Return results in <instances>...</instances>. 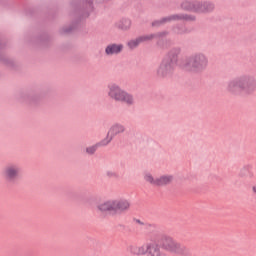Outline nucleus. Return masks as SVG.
Segmentation results:
<instances>
[{
  "instance_id": "11",
  "label": "nucleus",
  "mask_w": 256,
  "mask_h": 256,
  "mask_svg": "<svg viewBox=\"0 0 256 256\" xmlns=\"http://www.w3.org/2000/svg\"><path fill=\"white\" fill-rule=\"evenodd\" d=\"M171 183H173V175L164 174L157 177L156 187H165L171 185Z\"/></svg>"
},
{
  "instance_id": "2",
  "label": "nucleus",
  "mask_w": 256,
  "mask_h": 256,
  "mask_svg": "<svg viewBox=\"0 0 256 256\" xmlns=\"http://www.w3.org/2000/svg\"><path fill=\"white\" fill-rule=\"evenodd\" d=\"M255 89L256 79L249 75L233 78L227 84V91L234 95H239V93H253Z\"/></svg>"
},
{
  "instance_id": "1",
  "label": "nucleus",
  "mask_w": 256,
  "mask_h": 256,
  "mask_svg": "<svg viewBox=\"0 0 256 256\" xmlns=\"http://www.w3.org/2000/svg\"><path fill=\"white\" fill-rule=\"evenodd\" d=\"M128 251L131 255L148 256H187L189 249L171 236H163L160 245L157 242H149L142 245H130Z\"/></svg>"
},
{
  "instance_id": "18",
  "label": "nucleus",
  "mask_w": 256,
  "mask_h": 256,
  "mask_svg": "<svg viewBox=\"0 0 256 256\" xmlns=\"http://www.w3.org/2000/svg\"><path fill=\"white\" fill-rule=\"evenodd\" d=\"M251 191L253 195H256V184L252 185Z\"/></svg>"
},
{
  "instance_id": "3",
  "label": "nucleus",
  "mask_w": 256,
  "mask_h": 256,
  "mask_svg": "<svg viewBox=\"0 0 256 256\" xmlns=\"http://www.w3.org/2000/svg\"><path fill=\"white\" fill-rule=\"evenodd\" d=\"M182 67L190 73H203L209 67V58L203 53H195L183 61Z\"/></svg>"
},
{
  "instance_id": "17",
  "label": "nucleus",
  "mask_w": 256,
  "mask_h": 256,
  "mask_svg": "<svg viewBox=\"0 0 256 256\" xmlns=\"http://www.w3.org/2000/svg\"><path fill=\"white\" fill-rule=\"evenodd\" d=\"M95 151H97V146H89L86 148V153H88V155H93L95 154Z\"/></svg>"
},
{
  "instance_id": "15",
  "label": "nucleus",
  "mask_w": 256,
  "mask_h": 256,
  "mask_svg": "<svg viewBox=\"0 0 256 256\" xmlns=\"http://www.w3.org/2000/svg\"><path fill=\"white\" fill-rule=\"evenodd\" d=\"M144 181H146V183H149L150 185H154L155 187H157V178H154L153 174L149 172L144 173Z\"/></svg>"
},
{
  "instance_id": "6",
  "label": "nucleus",
  "mask_w": 256,
  "mask_h": 256,
  "mask_svg": "<svg viewBox=\"0 0 256 256\" xmlns=\"http://www.w3.org/2000/svg\"><path fill=\"white\" fill-rule=\"evenodd\" d=\"M19 175H21V167L17 164H8L2 171V177L8 183H15Z\"/></svg>"
},
{
  "instance_id": "14",
  "label": "nucleus",
  "mask_w": 256,
  "mask_h": 256,
  "mask_svg": "<svg viewBox=\"0 0 256 256\" xmlns=\"http://www.w3.org/2000/svg\"><path fill=\"white\" fill-rule=\"evenodd\" d=\"M171 19H184L185 21H193L195 20V17L193 16H187V15H183V16H179V15H174V16H171L169 18H165L162 20V23H165L167 21H171Z\"/></svg>"
},
{
  "instance_id": "16",
  "label": "nucleus",
  "mask_w": 256,
  "mask_h": 256,
  "mask_svg": "<svg viewBox=\"0 0 256 256\" xmlns=\"http://www.w3.org/2000/svg\"><path fill=\"white\" fill-rule=\"evenodd\" d=\"M119 29H122L123 31H127L128 29H131V20L129 19H122L118 23Z\"/></svg>"
},
{
  "instance_id": "9",
  "label": "nucleus",
  "mask_w": 256,
  "mask_h": 256,
  "mask_svg": "<svg viewBox=\"0 0 256 256\" xmlns=\"http://www.w3.org/2000/svg\"><path fill=\"white\" fill-rule=\"evenodd\" d=\"M108 89L109 98L113 99L114 101L121 102V100L123 99V95L125 94V90L121 89V87L116 84H110L108 86Z\"/></svg>"
},
{
  "instance_id": "7",
  "label": "nucleus",
  "mask_w": 256,
  "mask_h": 256,
  "mask_svg": "<svg viewBox=\"0 0 256 256\" xmlns=\"http://www.w3.org/2000/svg\"><path fill=\"white\" fill-rule=\"evenodd\" d=\"M182 9H185L186 11H195L196 13H206L207 11H212L213 5L185 1L182 3Z\"/></svg>"
},
{
  "instance_id": "12",
  "label": "nucleus",
  "mask_w": 256,
  "mask_h": 256,
  "mask_svg": "<svg viewBox=\"0 0 256 256\" xmlns=\"http://www.w3.org/2000/svg\"><path fill=\"white\" fill-rule=\"evenodd\" d=\"M106 55H117L123 51V45L121 44H110L106 47Z\"/></svg>"
},
{
  "instance_id": "10",
  "label": "nucleus",
  "mask_w": 256,
  "mask_h": 256,
  "mask_svg": "<svg viewBox=\"0 0 256 256\" xmlns=\"http://www.w3.org/2000/svg\"><path fill=\"white\" fill-rule=\"evenodd\" d=\"M153 37V35L140 36L138 38L129 40L127 46L129 47V49H137L138 45H141V43H145V41H151Z\"/></svg>"
},
{
  "instance_id": "5",
  "label": "nucleus",
  "mask_w": 256,
  "mask_h": 256,
  "mask_svg": "<svg viewBox=\"0 0 256 256\" xmlns=\"http://www.w3.org/2000/svg\"><path fill=\"white\" fill-rule=\"evenodd\" d=\"M175 67H177V58L167 57L156 69V75L157 77H169L175 71Z\"/></svg>"
},
{
  "instance_id": "13",
  "label": "nucleus",
  "mask_w": 256,
  "mask_h": 256,
  "mask_svg": "<svg viewBox=\"0 0 256 256\" xmlns=\"http://www.w3.org/2000/svg\"><path fill=\"white\" fill-rule=\"evenodd\" d=\"M120 102L125 103L126 105H135V98L132 94L125 91Z\"/></svg>"
},
{
  "instance_id": "8",
  "label": "nucleus",
  "mask_w": 256,
  "mask_h": 256,
  "mask_svg": "<svg viewBox=\"0 0 256 256\" xmlns=\"http://www.w3.org/2000/svg\"><path fill=\"white\" fill-rule=\"evenodd\" d=\"M121 133H125V126L120 123L113 124L110 127L105 139H103L100 142V145H102V147H105V145H109V143H111V141H113V138L116 137V135H119Z\"/></svg>"
},
{
  "instance_id": "4",
  "label": "nucleus",
  "mask_w": 256,
  "mask_h": 256,
  "mask_svg": "<svg viewBox=\"0 0 256 256\" xmlns=\"http://www.w3.org/2000/svg\"><path fill=\"white\" fill-rule=\"evenodd\" d=\"M99 209L102 212L110 211L117 213V211H120L121 213H125V211H129V209H131V202L127 199L109 200L101 203L99 205Z\"/></svg>"
}]
</instances>
